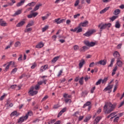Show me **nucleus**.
Instances as JSON below:
<instances>
[{
	"mask_svg": "<svg viewBox=\"0 0 124 124\" xmlns=\"http://www.w3.org/2000/svg\"><path fill=\"white\" fill-rule=\"evenodd\" d=\"M102 81V79H99L96 82V85L98 86V85H100L101 84V82Z\"/></svg>",
	"mask_w": 124,
	"mask_h": 124,
	"instance_id": "f704fd0d",
	"label": "nucleus"
},
{
	"mask_svg": "<svg viewBox=\"0 0 124 124\" xmlns=\"http://www.w3.org/2000/svg\"><path fill=\"white\" fill-rule=\"evenodd\" d=\"M93 33V31L90 30L87 31L86 33L83 34V36H86V37H89L92 35V34Z\"/></svg>",
	"mask_w": 124,
	"mask_h": 124,
	"instance_id": "0eeeda50",
	"label": "nucleus"
},
{
	"mask_svg": "<svg viewBox=\"0 0 124 124\" xmlns=\"http://www.w3.org/2000/svg\"><path fill=\"white\" fill-rule=\"evenodd\" d=\"M17 70H18V69H17V68H15L12 70L11 73L12 74L13 73V74H15V73H16V72H17Z\"/></svg>",
	"mask_w": 124,
	"mask_h": 124,
	"instance_id": "72a5a7b5",
	"label": "nucleus"
},
{
	"mask_svg": "<svg viewBox=\"0 0 124 124\" xmlns=\"http://www.w3.org/2000/svg\"><path fill=\"white\" fill-rule=\"evenodd\" d=\"M32 15L33 17H36V16H37V15H38V13H33L32 14Z\"/></svg>",
	"mask_w": 124,
	"mask_h": 124,
	"instance_id": "680f3d73",
	"label": "nucleus"
},
{
	"mask_svg": "<svg viewBox=\"0 0 124 124\" xmlns=\"http://www.w3.org/2000/svg\"><path fill=\"white\" fill-rule=\"evenodd\" d=\"M119 120H120V117L118 116L114 119L113 122L114 123H118V121H119Z\"/></svg>",
	"mask_w": 124,
	"mask_h": 124,
	"instance_id": "a18cd8bd",
	"label": "nucleus"
},
{
	"mask_svg": "<svg viewBox=\"0 0 124 124\" xmlns=\"http://www.w3.org/2000/svg\"><path fill=\"white\" fill-rule=\"evenodd\" d=\"M91 118H92V116H89L86 117L84 120V123H87V122H89V121H90V120H91Z\"/></svg>",
	"mask_w": 124,
	"mask_h": 124,
	"instance_id": "a878e982",
	"label": "nucleus"
},
{
	"mask_svg": "<svg viewBox=\"0 0 124 124\" xmlns=\"http://www.w3.org/2000/svg\"><path fill=\"white\" fill-rule=\"evenodd\" d=\"M83 31V29L81 28V26L79 25L78 27L75 28L74 29H71L70 30L71 31H73V32H77V33H79V32H81Z\"/></svg>",
	"mask_w": 124,
	"mask_h": 124,
	"instance_id": "20e7f679",
	"label": "nucleus"
},
{
	"mask_svg": "<svg viewBox=\"0 0 124 124\" xmlns=\"http://www.w3.org/2000/svg\"><path fill=\"white\" fill-rule=\"evenodd\" d=\"M83 79H84V77H81V78H79V83L80 85H83V84H84V81L83 80Z\"/></svg>",
	"mask_w": 124,
	"mask_h": 124,
	"instance_id": "cd10ccee",
	"label": "nucleus"
},
{
	"mask_svg": "<svg viewBox=\"0 0 124 124\" xmlns=\"http://www.w3.org/2000/svg\"><path fill=\"white\" fill-rule=\"evenodd\" d=\"M112 24L110 23H101L100 24L98 25V27L100 29L99 31L100 32L103 31V30H105L106 28H110Z\"/></svg>",
	"mask_w": 124,
	"mask_h": 124,
	"instance_id": "f03ea898",
	"label": "nucleus"
},
{
	"mask_svg": "<svg viewBox=\"0 0 124 124\" xmlns=\"http://www.w3.org/2000/svg\"><path fill=\"white\" fill-rule=\"evenodd\" d=\"M48 17H49L48 14H46V16H42V18L43 21H44V20H46V19H47Z\"/></svg>",
	"mask_w": 124,
	"mask_h": 124,
	"instance_id": "473e14b6",
	"label": "nucleus"
},
{
	"mask_svg": "<svg viewBox=\"0 0 124 124\" xmlns=\"http://www.w3.org/2000/svg\"><path fill=\"white\" fill-rule=\"evenodd\" d=\"M89 24V22H88V21H86L85 22H81L79 25L80 26V27H86V26H87V25H88Z\"/></svg>",
	"mask_w": 124,
	"mask_h": 124,
	"instance_id": "4be33fe9",
	"label": "nucleus"
},
{
	"mask_svg": "<svg viewBox=\"0 0 124 124\" xmlns=\"http://www.w3.org/2000/svg\"><path fill=\"white\" fill-rule=\"evenodd\" d=\"M42 84H43V81H40L38 82L37 85H38L39 86H40V85H42Z\"/></svg>",
	"mask_w": 124,
	"mask_h": 124,
	"instance_id": "774afa93",
	"label": "nucleus"
},
{
	"mask_svg": "<svg viewBox=\"0 0 124 124\" xmlns=\"http://www.w3.org/2000/svg\"><path fill=\"white\" fill-rule=\"evenodd\" d=\"M35 5V2H31V3H28L27 6H34Z\"/></svg>",
	"mask_w": 124,
	"mask_h": 124,
	"instance_id": "2f4dec72",
	"label": "nucleus"
},
{
	"mask_svg": "<svg viewBox=\"0 0 124 124\" xmlns=\"http://www.w3.org/2000/svg\"><path fill=\"white\" fill-rule=\"evenodd\" d=\"M84 64H85V60H84V59H82L81 60H80V62L79 63V68H82Z\"/></svg>",
	"mask_w": 124,
	"mask_h": 124,
	"instance_id": "2eb2a0df",
	"label": "nucleus"
},
{
	"mask_svg": "<svg viewBox=\"0 0 124 124\" xmlns=\"http://www.w3.org/2000/svg\"><path fill=\"white\" fill-rule=\"evenodd\" d=\"M63 97H64V98H70L71 97V95H67V93H65L64 95H63Z\"/></svg>",
	"mask_w": 124,
	"mask_h": 124,
	"instance_id": "e433bc0d",
	"label": "nucleus"
},
{
	"mask_svg": "<svg viewBox=\"0 0 124 124\" xmlns=\"http://www.w3.org/2000/svg\"><path fill=\"white\" fill-rule=\"evenodd\" d=\"M52 39H53L54 41H56V39H57V35H53L52 37Z\"/></svg>",
	"mask_w": 124,
	"mask_h": 124,
	"instance_id": "69168bd1",
	"label": "nucleus"
},
{
	"mask_svg": "<svg viewBox=\"0 0 124 124\" xmlns=\"http://www.w3.org/2000/svg\"><path fill=\"white\" fill-rule=\"evenodd\" d=\"M94 62H92L90 64L89 67H93V66H94Z\"/></svg>",
	"mask_w": 124,
	"mask_h": 124,
	"instance_id": "5fc2aeb1",
	"label": "nucleus"
},
{
	"mask_svg": "<svg viewBox=\"0 0 124 124\" xmlns=\"http://www.w3.org/2000/svg\"><path fill=\"white\" fill-rule=\"evenodd\" d=\"M6 65H7L5 67V72H6V71H8V70L9 69V66H10V65H12V67H13V66L15 67V62L13 61H10L9 62H7V63L4 64L3 65V66H5Z\"/></svg>",
	"mask_w": 124,
	"mask_h": 124,
	"instance_id": "7ed1b4c3",
	"label": "nucleus"
},
{
	"mask_svg": "<svg viewBox=\"0 0 124 124\" xmlns=\"http://www.w3.org/2000/svg\"><path fill=\"white\" fill-rule=\"evenodd\" d=\"M115 27L116 29H120V28H121V24H120V21H117L115 22Z\"/></svg>",
	"mask_w": 124,
	"mask_h": 124,
	"instance_id": "5701e85b",
	"label": "nucleus"
},
{
	"mask_svg": "<svg viewBox=\"0 0 124 124\" xmlns=\"http://www.w3.org/2000/svg\"><path fill=\"white\" fill-rule=\"evenodd\" d=\"M34 90H38V89H39V86L38 84L34 86Z\"/></svg>",
	"mask_w": 124,
	"mask_h": 124,
	"instance_id": "e2e57ef3",
	"label": "nucleus"
},
{
	"mask_svg": "<svg viewBox=\"0 0 124 124\" xmlns=\"http://www.w3.org/2000/svg\"><path fill=\"white\" fill-rule=\"evenodd\" d=\"M33 25V21H32L31 23H29L27 26L26 28H29V27H31Z\"/></svg>",
	"mask_w": 124,
	"mask_h": 124,
	"instance_id": "c9c22d12",
	"label": "nucleus"
},
{
	"mask_svg": "<svg viewBox=\"0 0 124 124\" xmlns=\"http://www.w3.org/2000/svg\"><path fill=\"white\" fill-rule=\"evenodd\" d=\"M39 105L38 104H37L35 106L33 107V110H36V109H38V107Z\"/></svg>",
	"mask_w": 124,
	"mask_h": 124,
	"instance_id": "13d9d810",
	"label": "nucleus"
},
{
	"mask_svg": "<svg viewBox=\"0 0 124 124\" xmlns=\"http://www.w3.org/2000/svg\"><path fill=\"white\" fill-rule=\"evenodd\" d=\"M99 63L101 65H105L106 63H107V60H101L99 61Z\"/></svg>",
	"mask_w": 124,
	"mask_h": 124,
	"instance_id": "ddd939ff",
	"label": "nucleus"
},
{
	"mask_svg": "<svg viewBox=\"0 0 124 124\" xmlns=\"http://www.w3.org/2000/svg\"><path fill=\"white\" fill-rule=\"evenodd\" d=\"M94 90H95V86H94L91 89V92L92 93H93V92H94Z\"/></svg>",
	"mask_w": 124,
	"mask_h": 124,
	"instance_id": "0e129e2a",
	"label": "nucleus"
},
{
	"mask_svg": "<svg viewBox=\"0 0 124 124\" xmlns=\"http://www.w3.org/2000/svg\"><path fill=\"white\" fill-rule=\"evenodd\" d=\"M16 115H17V111H13L10 115L11 117H13V116H16Z\"/></svg>",
	"mask_w": 124,
	"mask_h": 124,
	"instance_id": "58836bf2",
	"label": "nucleus"
},
{
	"mask_svg": "<svg viewBox=\"0 0 124 124\" xmlns=\"http://www.w3.org/2000/svg\"><path fill=\"white\" fill-rule=\"evenodd\" d=\"M6 96V94H4L3 95H2L0 98V100L2 101L3 100V99H4V97H5Z\"/></svg>",
	"mask_w": 124,
	"mask_h": 124,
	"instance_id": "de8ad7c7",
	"label": "nucleus"
},
{
	"mask_svg": "<svg viewBox=\"0 0 124 124\" xmlns=\"http://www.w3.org/2000/svg\"><path fill=\"white\" fill-rule=\"evenodd\" d=\"M60 20H61V18H58L57 19H55L53 22L54 23H56V24H61V22L60 21Z\"/></svg>",
	"mask_w": 124,
	"mask_h": 124,
	"instance_id": "c85d7f7f",
	"label": "nucleus"
},
{
	"mask_svg": "<svg viewBox=\"0 0 124 124\" xmlns=\"http://www.w3.org/2000/svg\"><path fill=\"white\" fill-rule=\"evenodd\" d=\"M79 2L80 0H77V1H76L75 3L74 4L75 6H77L78 4H79Z\"/></svg>",
	"mask_w": 124,
	"mask_h": 124,
	"instance_id": "8fccbe9b",
	"label": "nucleus"
},
{
	"mask_svg": "<svg viewBox=\"0 0 124 124\" xmlns=\"http://www.w3.org/2000/svg\"><path fill=\"white\" fill-rule=\"evenodd\" d=\"M33 90H34V88H33V87H31L30 89V90L29 91L28 93H38V92H37V91H33Z\"/></svg>",
	"mask_w": 124,
	"mask_h": 124,
	"instance_id": "f8f14e48",
	"label": "nucleus"
},
{
	"mask_svg": "<svg viewBox=\"0 0 124 124\" xmlns=\"http://www.w3.org/2000/svg\"><path fill=\"white\" fill-rule=\"evenodd\" d=\"M84 119V116H80L78 118V121H82Z\"/></svg>",
	"mask_w": 124,
	"mask_h": 124,
	"instance_id": "6e6d98bb",
	"label": "nucleus"
},
{
	"mask_svg": "<svg viewBox=\"0 0 124 124\" xmlns=\"http://www.w3.org/2000/svg\"><path fill=\"white\" fill-rule=\"evenodd\" d=\"M113 56L114 57V58H116L117 60H121V57L119 52L115 51L113 54Z\"/></svg>",
	"mask_w": 124,
	"mask_h": 124,
	"instance_id": "6e6552de",
	"label": "nucleus"
},
{
	"mask_svg": "<svg viewBox=\"0 0 124 124\" xmlns=\"http://www.w3.org/2000/svg\"><path fill=\"white\" fill-rule=\"evenodd\" d=\"M80 16V14H77V15H75L74 16V19H76L77 17H79Z\"/></svg>",
	"mask_w": 124,
	"mask_h": 124,
	"instance_id": "052dcab7",
	"label": "nucleus"
},
{
	"mask_svg": "<svg viewBox=\"0 0 124 124\" xmlns=\"http://www.w3.org/2000/svg\"><path fill=\"white\" fill-rule=\"evenodd\" d=\"M108 80V78H105L103 80L102 79V84H104L106 82H107Z\"/></svg>",
	"mask_w": 124,
	"mask_h": 124,
	"instance_id": "4c0bfd02",
	"label": "nucleus"
},
{
	"mask_svg": "<svg viewBox=\"0 0 124 124\" xmlns=\"http://www.w3.org/2000/svg\"><path fill=\"white\" fill-rule=\"evenodd\" d=\"M122 45H123L122 44H118L117 45V49H121L122 48Z\"/></svg>",
	"mask_w": 124,
	"mask_h": 124,
	"instance_id": "4d7b16f0",
	"label": "nucleus"
},
{
	"mask_svg": "<svg viewBox=\"0 0 124 124\" xmlns=\"http://www.w3.org/2000/svg\"><path fill=\"white\" fill-rule=\"evenodd\" d=\"M37 64L36 62H34L32 64V65L31 66V69H33L34 68H35L36 67Z\"/></svg>",
	"mask_w": 124,
	"mask_h": 124,
	"instance_id": "37998d69",
	"label": "nucleus"
},
{
	"mask_svg": "<svg viewBox=\"0 0 124 124\" xmlns=\"http://www.w3.org/2000/svg\"><path fill=\"white\" fill-rule=\"evenodd\" d=\"M124 100L120 104L119 106H118V108H121V107H122V106H123V105H124Z\"/></svg>",
	"mask_w": 124,
	"mask_h": 124,
	"instance_id": "864d4df0",
	"label": "nucleus"
},
{
	"mask_svg": "<svg viewBox=\"0 0 124 124\" xmlns=\"http://www.w3.org/2000/svg\"><path fill=\"white\" fill-rule=\"evenodd\" d=\"M42 6V4H39L38 5H36L34 8V11H36V10H38L39 9V7H40V6Z\"/></svg>",
	"mask_w": 124,
	"mask_h": 124,
	"instance_id": "393cba45",
	"label": "nucleus"
},
{
	"mask_svg": "<svg viewBox=\"0 0 124 124\" xmlns=\"http://www.w3.org/2000/svg\"><path fill=\"white\" fill-rule=\"evenodd\" d=\"M84 43L87 47H93V46H95V42H90L89 41H84Z\"/></svg>",
	"mask_w": 124,
	"mask_h": 124,
	"instance_id": "39448f33",
	"label": "nucleus"
},
{
	"mask_svg": "<svg viewBox=\"0 0 124 124\" xmlns=\"http://www.w3.org/2000/svg\"><path fill=\"white\" fill-rule=\"evenodd\" d=\"M20 45H21V44L20 43V42H16L15 44V47H18V46H20Z\"/></svg>",
	"mask_w": 124,
	"mask_h": 124,
	"instance_id": "79ce46f5",
	"label": "nucleus"
},
{
	"mask_svg": "<svg viewBox=\"0 0 124 124\" xmlns=\"http://www.w3.org/2000/svg\"><path fill=\"white\" fill-rule=\"evenodd\" d=\"M47 68H48V65H44L40 68V71L41 72H43V71H45Z\"/></svg>",
	"mask_w": 124,
	"mask_h": 124,
	"instance_id": "1a4fd4ad",
	"label": "nucleus"
},
{
	"mask_svg": "<svg viewBox=\"0 0 124 124\" xmlns=\"http://www.w3.org/2000/svg\"><path fill=\"white\" fill-rule=\"evenodd\" d=\"M116 19H117V16H114L110 18V20H111V21H112V22H113V21H115V20H116Z\"/></svg>",
	"mask_w": 124,
	"mask_h": 124,
	"instance_id": "ea45409f",
	"label": "nucleus"
},
{
	"mask_svg": "<svg viewBox=\"0 0 124 124\" xmlns=\"http://www.w3.org/2000/svg\"><path fill=\"white\" fill-rule=\"evenodd\" d=\"M60 107L59 105H54L53 108V109H58Z\"/></svg>",
	"mask_w": 124,
	"mask_h": 124,
	"instance_id": "3c124183",
	"label": "nucleus"
},
{
	"mask_svg": "<svg viewBox=\"0 0 124 124\" xmlns=\"http://www.w3.org/2000/svg\"><path fill=\"white\" fill-rule=\"evenodd\" d=\"M26 120H28V115H26L25 116L20 117L18 120L17 123L21 124L22 123H23L24 121H25Z\"/></svg>",
	"mask_w": 124,
	"mask_h": 124,
	"instance_id": "423d86ee",
	"label": "nucleus"
},
{
	"mask_svg": "<svg viewBox=\"0 0 124 124\" xmlns=\"http://www.w3.org/2000/svg\"><path fill=\"white\" fill-rule=\"evenodd\" d=\"M61 56H56L55 57H54L51 61V62L52 63H55V62H57V61H58V60H59V59H60V57Z\"/></svg>",
	"mask_w": 124,
	"mask_h": 124,
	"instance_id": "aec40b11",
	"label": "nucleus"
},
{
	"mask_svg": "<svg viewBox=\"0 0 124 124\" xmlns=\"http://www.w3.org/2000/svg\"><path fill=\"white\" fill-rule=\"evenodd\" d=\"M17 85H16V84H14V85H11V86H10V88L11 89H16V88H17Z\"/></svg>",
	"mask_w": 124,
	"mask_h": 124,
	"instance_id": "09e8293b",
	"label": "nucleus"
},
{
	"mask_svg": "<svg viewBox=\"0 0 124 124\" xmlns=\"http://www.w3.org/2000/svg\"><path fill=\"white\" fill-rule=\"evenodd\" d=\"M91 105V102H87L86 104L83 105V108H85L87 106H90Z\"/></svg>",
	"mask_w": 124,
	"mask_h": 124,
	"instance_id": "7c9ffc66",
	"label": "nucleus"
},
{
	"mask_svg": "<svg viewBox=\"0 0 124 124\" xmlns=\"http://www.w3.org/2000/svg\"><path fill=\"white\" fill-rule=\"evenodd\" d=\"M55 122H56V119H53V120H51L50 121H49L48 122V124H54L55 123Z\"/></svg>",
	"mask_w": 124,
	"mask_h": 124,
	"instance_id": "c03bdc74",
	"label": "nucleus"
},
{
	"mask_svg": "<svg viewBox=\"0 0 124 124\" xmlns=\"http://www.w3.org/2000/svg\"><path fill=\"white\" fill-rule=\"evenodd\" d=\"M113 88V85H108L104 89V92H107V91H110L111 89Z\"/></svg>",
	"mask_w": 124,
	"mask_h": 124,
	"instance_id": "6ab92c4d",
	"label": "nucleus"
},
{
	"mask_svg": "<svg viewBox=\"0 0 124 124\" xmlns=\"http://www.w3.org/2000/svg\"><path fill=\"white\" fill-rule=\"evenodd\" d=\"M116 106H117L116 103L112 104L111 102L106 103L103 109L105 114H110V113L113 112V111H114V109L116 108Z\"/></svg>",
	"mask_w": 124,
	"mask_h": 124,
	"instance_id": "f257e3e1",
	"label": "nucleus"
},
{
	"mask_svg": "<svg viewBox=\"0 0 124 124\" xmlns=\"http://www.w3.org/2000/svg\"><path fill=\"white\" fill-rule=\"evenodd\" d=\"M120 12H121V10L118 9L114 11V15H119V14L120 13Z\"/></svg>",
	"mask_w": 124,
	"mask_h": 124,
	"instance_id": "bb28decb",
	"label": "nucleus"
},
{
	"mask_svg": "<svg viewBox=\"0 0 124 124\" xmlns=\"http://www.w3.org/2000/svg\"><path fill=\"white\" fill-rule=\"evenodd\" d=\"M0 25L2 27H6V26H7V23H6V22L5 21H3V20L2 19H0Z\"/></svg>",
	"mask_w": 124,
	"mask_h": 124,
	"instance_id": "9d476101",
	"label": "nucleus"
},
{
	"mask_svg": "<svg viewBox=\"0 0 124 124\" xmlns=\"http://www.w3.org/2000/svg\"><path fill=\"white\" fill-rule=\"evenodd\" d=\"M116 64L119 67L123 66V62L120 60L117 59Z\"/></svg>",
	"mask_w": 124,
	"mask_h": 124,
	"instance_id": "f3484780",
	"label": "nucleus"
},
{
	"mask_svg": "<svg viewBox=\"0 0 124 124\" xmlns=\"http://www.w3.org/2000/svg\"><path fill=\"white\" fill-rule=\"evenodd\" d=\"M47 98H48V95H46L42 99V101H44L45 100H46V99H47Z\"/></svg>",
	"mask_w": 124,
	"mask_h": 124,
	"instance_id": "bf43d9fd",
	"label": "nucleus"
},
{
	"mask_svg": "<svg viewBox=\"0 0 124 124\" xmlns=\"http://www.w3.org/2000/svg\"><path fill=\"white\" fill-rule=\"evenodd\" d=\"M66 111V108H62V109L61 110V112L62 113H64V112H65Z\"/></svg>",
	"mask_w": 124,
	"mask_h": 124,
	"instance_id": "338daca9",
	"label": "nucleus"
},
{
	"mask_svg": "<svg viewBox=\"0 0 124 124\" xmlns=\"http://www.w3.org/2000/svg\"><path fill=\"white\" fill-rule=\"evenodd\" d=\"M22 13V10H18L13 15V16H17V15H20V14Z\"/></svg>",
	"mask_w": 124,
	"mask_h": 124,
	"instance_id": "b1692460",
	"label": "nucleus"
},
{
	"mask_svg": "<svg viewBox=\"0 0 124 124\" xmlns=\"http://www.w3.org/2000/svg\"><path fill=\"white\" fill-rule=\"evenodd\" d=\"M25 24H26V22L24 21H21L20 22H19L17 25H16V27L17 28H19L20 27H22V26H24V25H25Z\"/></svg>",
	"mask_w": 124,
	"mask_h": 124,
	"instance_id": "4468645a",
	"label": "nucleus"
},
{
	"mask_svg": "<svg viewBox=\"0 0 124 124\" xmlns=\"http://www.w3.org/2000/svg\"><path fill=\"white\" fill-rule=\"evenodd\" d=\"M25 0H21L20 2L16 4L17 7H20V6H22V5L25 3Z\"/></svg>",
	"mask_w": 124,
	"mask_h": 124,
	"instance_id": "dca6fc26",
	"label": "nucleus"
},
{
	"mask_svg": "<svg viewBox=\"0 0 124 124\" xmlns=\"http://www.w3.org/2000/svg\"><path fill=\"white\" fill-rule=\"evenodd\" d=\"M101 120V117L100 116H98L96 118V119L94 120L93 122L94 124H97L98 123H99V121Z\"/></svg>",
	"mask_w": 124,
	"mask_h": 124,
	"instance_id": "9b49d317",
	"label": "nucleus"
},
{
	"mask_svg": "<svg viewBox=\"0 0 124 124\" xmlns=\"http://www.w3.org/2000/svg\"><path fill=\"white\" fill-rule=\"evenodd\" d=\"M44 46V45L43 44V43L40 42L38 45L36 46V48H37L38 49H39L40 48H42Z\"/></svg>",
	"mask_w": 124,
	"mask_h": 124,
	"instance_id": "412c9836",
	"label": "nucleus"
},
{
	"mask_svg": "<svg viewBox=\"0 0 124 124\" xmlns=\"http://www.w3.org/2000/svg\"><path fill=\"white\" fill-rule=\"evenodd\" d=\"M79 49V46L76 45L74 46V50H75V51H77V50Z\"/></svg>",
	"mask_w": 124,
	"mask_h": 124,
	"instance_id": "49530a36",
	"label": "nucleus"
},
{
	"mask_svg": "<svg viewBox=\"0 0 124 124\" xmlns=\"http://www.w3.org/2000/svg\"><path fill=\"white\" fill-rule=\"evenodd\" d=\"M65 103H68V102H70V103H71L72 101H71V99H66L64 100Z\"/></svg>",
	"mask_w": 124,
	"mask_h": 124,
	"instance_id": "a19ab883",
	"label": "nucleus"
},
{
	"mask_svg": "<svg viewBox=\"0 0 124 124\" xmlns=\"http://www.w3.org/2000/svg\"><path fill=\"white\" fill-rule=\"evenodd\" d=\"M89 49V47L88 46H84L80 49V52H85V51H87Z\"/></svg>",
	"mask_w": 124,
	"mask_h": 124,
	"instance_id": "a211bd4d",
	"label": "nucleus"
},
{
	"mask_svg": "<svg viewBox=\"0 0 124 124\" xmlns=\"http://www.w3.org/2000/svg\"><path fill=\"white\" fill-rule=\"evenodd\" d=\"M26 115H28V118H29V116H32V112L29 111L28 113Z\"/></svg>",
	"mask_w": 124,
	"mask_h": 124,
	"instance_id": "603ef678",
	"label": "nucleus"
},
{
	"mask_svg": "<svg viewBox=\"0 0 124 124\" xmlns=\"http://www.w3.org/2000/svg\"><path fill=\"white\" fill-rule=\"evenodd\" d=\"M48 28L49 26L48 25H46L44 28H42V32H44V31H46Z\"/></svg>",
	"mask_w": 124,
	"mask_h": 124,
	"instance_id": "c756f323",
	"label": "nucleus"
}]
</instances>
